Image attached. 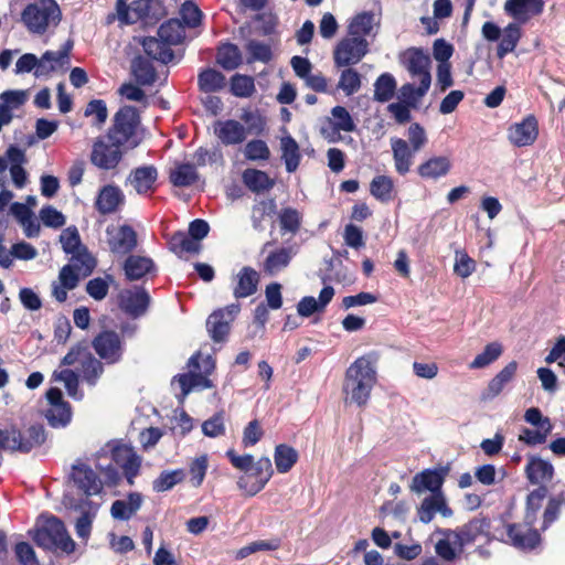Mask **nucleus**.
I'll return each mask as SVG.
<instances>
[{
	"mask_svg": "<svg viewBox=\"0 0 565 565\" xmlns=\"http://www.w3.org/2000/svg\"><path fill=\"white\" fill-rule=\"evenodd\" d=\"M124 271L128 280H139L148 274L154 273L156 265L150 257L129 255L124 263Z\"/></svg>",
	"mask_w": 565,
	"mask_h": 565,
	"instance_id": "28",
	"label": "nucleus"
},
{
	"mask_svg": "<svg viewBox=\"0 0 565 565\" xmlns=\"http://www.w3.org/2000/svg\"><path fill=\"white\" fill-rule=\"evenodd\" d=\"M369 52L366 39L347 36L339 41L333 50V62L335 67L352 66L362 61Z\"/></svg>",
	"mask_w": 565,
	"mask_h": 565,
	"instance_id": "11",
	"label": "nucleus"
},
{
	"mask_svg": "<svg viewBox=\"0 0 565 565\" xmlns=\"http://www.w3.org/2000/svg\"><path fill=\"white\" fill-rule=\"evenodd\" d=\"M331 116L329 122L335 131L352 132L355 130L356 125L345 107H333L331 109Z\"/></svg>",
	"mask_w": 565,
	"mask_h": 565,
	"instance_id": "51",
	"label": "nucleus"
},
{
	"mask_svg": "<svg viewBox=\"0 0 565 565\" xmlns=\"http://www.w3.org/2000/svg\"><path fill=\"white\" fill-rule=\"evenodd\" d=\"M244 184L255 193L270 190L275 182L269 175L257 169H246L242 175Z\"/></svg>",
	"mask_w": 565,
	"mask_h": 565,
	"instance_id": "40",
	"label": "nucleus"
},
{
	"mask_svg": "<svg viewBox=\"0 0 565 565\" xmlns=\"http://www.w3.org/2000/svg\"><path fill=\"white\" fill-rule=\"evenodd\" d=\"M249 471H252V475L249 477H241L237 484L239 489L252 497L265 488L274 470L270 459L268 457H262L256 462L253 461Z\"/></svg>",
	"mask_w": 565,
	"mask_h": 565,
	"instance_id": "12",
	"label": "nucleus"
},
{
	"mask_svg": "<svg viewBox=\"0 0 565 565\" xmlns=\"http://www.w3.org/2000/svg\"><path fill=\"white\" fill-rule=\"evenodd\" d=\"M394 182L391 177L377 175L370 184L371 194L381 202H388L393 199Z\"/></svg>",
	"mask_w": 565,
	"mask_h": 565,
	"instance_id": "50",
	"label": "nucleus"
},
{
	"mask_svg": "<svg viewBox=\"0 0 565 565\" xmlns=\"http://www.w3.org/2000/svg\"><path fill=\"white\" fill-rule=\"evenodd\" d=\"M125 202V194L119 186L107 184L103 186L95 201L96 210L103 214L115 213Z\"/></svg>",
	"mask_w": 565,
	"mask_h": 565,
	"instance_id": "23",
	"label": "nucleus"
},
{
	"mask_svg": "<svg viewBox=\"0 0 565 565\" xmlns=\"http://www.w3.org/2000/svg\"><path fill=\"white\" fill-rule=\"evenodd\" d=\"M255 92L254 78L247 75L235 74L231 78V93L236 97H250Z\"/></svg>",
	"mask_w": 565,
	"mask_h": 565,
	"instance_id": "62",
	"label": "nucleus"
},
{
	"mask_svg": "<svg viewBox=\"0 0 565 565\" xmlns=\"http://www.w3.org/2000/svg\"><path fill=\"white\" fill-rule=\"evenodd\" d=\"M60 242L63 250L71 255L85 247L81 242L78 230L75 226H70L63 230L60 235Z\"/></svg>",
	"mask_w": 565,
	"mask_h": 565,
	"instance_id": "63",
	"label": "nucleus"
},
{
	"mask_svg": "<svg viewBox=\"0 0 565 565\" xmlns=\"http://www.w3.org/2000/svg\"><path fill=\"white\" fill-rule=\"evenodd\" d=\"M448 472V467L425 469L413 477L411 490L415 493H423L425 491H429L430 494L444 493L441 487Z\"/></svg>",
	"mask_w": 565,
	"mask_h": 565,
	"instance_id": "16",
	"label": "nucleus"
},
{
	"mask_svg": "<svg viewBox=\"0 0 565 565\" xmlns=\"http://www.w3.org/2000/svg\"><path fill=\"white\" fill-rule=\"evenodd\" d=\"M198 178L194 166L190 163L180 164L170 173V181L175 186H190Z\"/></svg>",
	"mask_w": 565,
	"mask_h": 565,
	"instance_id": "54",
	"label": "nucleus"
},
{
	"mask_svg": "<svg viewBox=\"0 0 565 565\" xmlns=\"http://www.w3.org/2000/svg\"><path fill=\"white\" fill-rule=\"evenodd\" d=\"M122 147L125 145L110 140L108 135L98 137L92 147L90 162L98 169L113 170L122 159Z\"/></svg>",
	"mask_w": 565,
	"mask_h": 565,
	"instance_id": "10",
	"label": "nucleus"
},
{
	"mask_svg": "<svg viewBox=\"0 0 565 565\" xmlns=\"http://www.w3.org/2000/svg\"><path fill=\"white\" fill-rule=\"evenodd\" d=\"M185 478L183 469L164 470L152 482V489L156 492H166L174 486L182 482Z\"/></svg>",
	"mask_w": 565,
	"mask_h": 565,
	"instance_id": "49",
	"label": "nucleus"
},
{
	"mask_svg": "<svg viewBox=\"0 0 565 565\" xmlns=\"http://www.w3.org/2000/svg\"><path fill=\"white\" fill-rule=\"evenodd\" d=\"M539 136V122L534 115H527L520 122L508 128V139L515 147H527L535 142Z\"/></svg>",
	"mask_w": 565,
	"mask_h": 565,
	"instance_id": "17",
	"label": "nucleus"
},
{
	"mask_svg": "<svg viewBox=\"0 0 565 565\" xmlns=\"http://www.w3.org/2000/svg\"><path fill=\"white\" fill-rule=\"evenodd\" d=\"M18 443L31 444L30 451L34 448L40 447L46 439L45 429L40 424L30 425L26 429H20V437L17 438Z\"/></svg>",
	"mask_w": 565,
	"mask_h": 565,
	"instance_id": "60",
	"label": "nucleus"
},
{
	"mask_svg": "<svg viewBox=\"0 0 565 565\" xmlns=\"http://www.w3.org/2000/svg\"><path fill=\"white\" fill-rule=\"evenodd\" d=\"M376 383V370L370 356L356 359L347 370L343 390L352 403L365 405Z\"/></svg>",
	"mask_w": 565,
	"mask_h": 565,
	"instance_id": "2",
	"label": "nucleus"
},
{
	"mask_svg": "<svg viewBox=\"0 0 565 565\" xmlns=\"http://www.w3.org/2000/svg\"><path fill=\"white\" fill-rule=\"evenodd\" d=\"M399 63L413 79H418L419 96H425L431 84L430 57L422 49L409 47L399 54Z\"/></svg>",
	"mask_w": 565,
	"mask_h": 565,
	"instance_id": "8",
	"label": "nucleus"
},
{
	"mask_svg": "<svg viewBox=\"0 0 565 565\" xmlns=\"http://www.w3.org/2000/svg\"><path fill=\"white\" fill-rule=\"evenodd\" d=\"M142 495L139 492H131L127 500H116L110 508V514L116 520H129L141 507Z\"/></svg>",
	"mask_w": 565,
	"mask_h": 565,
	"instance_id": "31",
	"label": "nucleus"
},
{
	"mask_svg": "<svg viewBox=\"0 0 565 565\" xmlns=\"http://www.w3.org/2000/svg\"><path fill=\"white\" fill-rule=\"evenodd\" d=\"M544 495V490L542 489L532 491L527 495L524 522L508 524V539L514 547L522 551H532L540 544L541 535L532 526L536 520V513L541 508Z\"/></svg>",
	"mask_w": 565,
	"mask_h": 565,
	"instance_id": "1",
	"label": "nucleus"
},
{
	"mask_svg": "<svg viewBox=\"0 0 565 565\" xmlns=\"http://www.w3.org/2000/svg\"><path fill=\"white\" fill-rule=\"evenodd\" d=\"M518 370V363L511 361L508 363L488 384L487 391L483 394L484 399H491L498 396L505 385L512 381Z\"/></svg>",
	"mask_w": 565,
	"mask_h": 565,
	"instance_id": "33",
	"label": "nucleus"
},
{
	"mask_svg": "<svg viewBox=\"0 0 565 565\" xmlns=\"http://www.w3.org/2000/svg\"><path fill=\"white\" fill-rule=\"evenodd\" d=\"M522 31L516 22L509 23L501 32L500 42L497 47V56L503 58L507 54L513 52L521 39Z\"/></svg>",
	"mask_w": 565,
	"mask_h": 565,
	"instance_id": "38",
	"label": "nucleus"
},
{
	"mask_svg": "<svg viewBox=\"0 0 565 565\" xmlns=\"http://www.w3.org/2000/svg\"><path fill=\"white\" fill-rule=\"evenodd\" d=\"M236 286L233 289L236 299L246 298L256 292L259 275L254 268L243 267L236 275Z\"/></svg>",
	"mask_w": 565,
	"mask_h": 565,
	"instance_id": "30",
	"label": "nucleus"
},
{
	"mask_svg": "<svg viewBox=\"0 0 565 565\" xmlns=\"http://www.w3.org/2000/svg\"><path fill=\"white\" fill-rule=\"evenodd\" d=\"M276 469L280 473L288 472L298 460V452L295 448L280 444L276 446L274 454Z\"/></svg>",
	"mask_w": 565,
	"mask_h": 565,
	"instance_id": "47",
	"label": "nucleus"
},
{
	"mask_svg": "<svg viewBox=\"0 0 565 565\" xmlns=\"http://www.w3.org/2000/svg\"><path fill=\"white\" fill-rule=\"evenodd\" d=\"M451 169V162L448 157H433L427 161L423 162L417 171L418 174L424 179L436 180L448 174Z\"/></svg>",
	"mask_w": 565,
	"mask_h": 565,
	"instance_id": "35",
	"label": "nucleus"
},
{
	"mask_svg": "<svg viewBox=\"0 0 565 565\" xmlns=\"http://www.w3.org/2000/svg\"><path fill=\"white\" fill-rule=\"evenodd\" d=\"M25 28L33 34H43L52 23L56 25L61 20V10L54 0L28 4L21 14Z\"/></svg>",
	"mask_w": 565,
	"mask_h": 565,
	"instance_id": "7",
	"label": "nucleus"
},
{
	"mask_svg": "<svg viewBox=\"0 0 565 565\" xmlns=\"http://www.w3.org/2000/svg\"><path fill=\"white\" fill-rule=\"evenodd\" d=\"M131 73L136 82L141 86H150L157 81V72L152 62L141 55L131 61Z\"/></svg>",
	"mask_w": 565,
	"mask_h": 565,
	"instance_id": "34",
	"label": "nucleus"
},
{
	"mask_svg": "<svg viewBox=\"0 0 565 565\" xmlns=\"http://www.w3.org/2000/svg\"><path fill=\"white\" fill-rule=\"evenodd\" d=\"M173 382L178 383V385L181 388V395L180 398L183 399L191 390L199 385L203 384L204 387H211L212 383L206 377L202 376L201 374L194 373L191 371L189 374H180L177 375L173 380Z\"/></svg>",
	"mask_w": 565,
	"mask_h": 565,
	"instance_id": "55",
	"label": "nucleus"
},
{
	"mask_svg": "<svg viewBox=\"0 0 565 565\" xmlns=\"http://www.w3.org/2000/svg\"><path fill=\"white\" fill-rule=\"evenodd\" d=\"M439 534L455 535V545L462 552L466 545L472 544L481 537L490 541V520L477 516L456 530L438 529Z\"/></svg>",
	"mask_w": 565,
	"mask_h": 565,
	"instance_id": "9",
	"label": "nucleus"
},
{
	"mask_svg": "<svg viewBox=\"0 0 565 565\" xmlns=\"http://www.w3.org/2000/svg\"><path fill=\"white\" fill-rule=\"evenodd\" d=\"M72 479L87 497L102 492L103 483L95 471L86 463L77 461L72 467Z\"/></svg>",
	"mask_w": 565,
	"mask_h": 565,
	"instance_id": "20",
	"label": "nucleus"
},
{
	"mask_svg": "<svg viewBox=\"0 0 565 565\" xmlns=\"http://www.w3.org/2000/svg\"><path fill=\"white\" fill-rule=\"evenodd\" d=\"M44 416L49 425L53 428H62L70 424L72 418V412L70 404L49 407L44 412Z\"/></svg>",
	"mask_w": 565,
	"mask_h": 565,
	"instance_id": "56",
	"label": "nucleus"
},
{
	"mask_svg": "<svg viewBox=\"0 0 565 565\" xmlns=\"http://www.w3.org/2000/svg\"><path fill=\"white\" fill-rule=\"evenodd\" d=\"M93 348L108 364L118 363L124 353V342L115 331H103L93 340Z\"/></svg>",
	"mask_w": 565,
	"mask_h": 565,
	"instance_id": "14",
	"label": "nucleus"
},
{
	"mask_svg": "<svg viewBox=\"0 0 565 565\" xmlns=\"http://www.w3.org/2000/svg\"><path fill=\"white\" fill-rule=\"evenodd\" d=\"M396 81L391 73L381 74L374 83V100L386 103L394 96Z\"/></svg>",
	"mask_w": 565,
	"mask_h": 565,
	"instance_id": "48",
	"label": "nucleus"
},
{
	"mask_svg": "<svg viewBox=\"0 0 565 565\" xmlns=\"http://www.w3.org/2000/svg\"><path fill=\"white\" fill-rule=\"evenodd\" d=\"M158 170L154 166H142L130 172L129 181L138 194H146L154 190Z\"/></svg>",
	"mask_w": 565,
	"mask_h": 565,
	"instance_id": "27",
	"label": "nucleus"
},
{
	"mask_svg": "<svg viewBox=\"0 0 565 565\" xmlns=\"http://www.w3.org/2000/svg\"><path fill=\"white\" fill-rule=\"evenodd\" d=\"M18 437H20V428H18V426L9 425L6 427H0V450L29 454V446H31V444L18 443Z\"/></svg>",
	"mask_w": 565,
	"mask_h": 565,
	"instance_id": "37",
	"label": "nucleus"
},
{
	"mask_svg": "<svg viewBox=\"0 0 565 565\" xmlns=\"http://www.w3.org/2000/svg\"><path fill=\"white\" fill-rule=\"evenodd\" d=\"M34 543L50 552L71 554L75 551V542L70 536L64 523L56 516L45 519L35 529L29 531Z\"/></svg>",
	"mask_w": 565,
	"mask_h": 565,
	"instance_id": "4",
	"label": "nucleus"
},
{
	"mask_svg": "<svg viewBox=\"0 0 565 565\" xmlns=\"http://www.w3.org/2000/svg\"><path fill=\"white\" fill-rule=\"evenodd\" d=\"M281 159L286 164V170L295 172L300 163V151L297 141L291 136H285L280 139Z\"/></svg>",
	"mask_w": 565,
	"mask_h": 565,
	"instance_id": "42",
	"label": "nucleus"
},
{
	"mask_svg": "<svg viewBox=\"0 0 565 565\" xmlns=\"http://www.w3.org/2000/svg\"><path fill=\"white\" fill-rule=\"evenodd\" d=\"M245 49L249 55L247 58L248 63H253L256 61L268 63L273 58L270 45L262 41L249 40L246 43Z\"/></svg>",
	"mask_w": 565,
	"mask_h": 565,
	"instance_id": "59",
	"label": "nucleus"
},
{
	"mask_svg": "<svg viewBox=\"0 0 565 565\" xmlns=\"http://www.w3.org/2000/svg\"><path fill=\"white\" fill-rule=\"evenodd\" d=\"M53 377L54 380L64 383L67 394L72 398L77 401L83 398L84 394L78 388V374H76L73 370L65 369L60 372L55 371L53 373Z\"/></svg>",
	"mask_w": 565,
	"mask_h": 565,
	"instance_id": "58",
	"label": "nucleus"
},
{
	"mask_svg": "<svg viewBox=\"0 0 565 565\" xmlns=\"http://www.w3.org/2000/svg\"><path fill=\"white\" fill-rule=\"evenodd\" d=\"M296 254L297 248L294 246L270 250L263 263V271L269 276L277 275L289 266Z\"/></svg>",
	"mask_w": 565,
	"mask_h": 565,
	"instance_id": "24",
	"label": "nucleus"
},
{
	"mask_svg": "<svg viewBox=\"0 0 565 565\" xmlns=\"http://www.w3.org/2000/svg\"><path fill=\"white\" fill-rule=\"evenodd\" d=\"M139 124L140 116L137 108L129 105L122 106L114 116L113 126L107 132L108 138L129 148H135L139 145L136 136Z\"/></svg>",
	"mask_w": 565,
	"mask_h": 565,
	"instance_id": "6",
	"label": "nucleus"
},
{
	"mask_svg": "<svg viewBox=\"0 0 565 565\" xmlns=\"http://www.w3.org/2000/svg\"><path fill=\"white\" fill-rule=\"evenodd\" d=\"M526 478L532 484H540L552 480L554 468L551 462L539 457H531L525 467Z\"/></svg>",
	"mask_w": 565,
	"mask_h": 565,
	"instance_id": "32",
	"label": "nucleus"
},
{
	"mask_svg": "<svg viewBox=\"0 0 565 565\" xmlns=\"http://www.w3.org/2000/svg\"><path fill=\"white\" fill-rule=\"evenodd\" d=\"M391 147L395 170L398 174L405 175L409 172L417 151L411 148L408 142L402 138H391Z\"/></svg>",
	"mask_w": 565,
	"mask_h": 565,
	"instance_id": "25",
	"label": "nucleus"
},
{
	"mask_svg": "<svg viewBox=\"0 0 565 565\" xmlns=\"http://www.w3.org/2000/svg\"><path fill=\"white\" fill-rule=\"evenodd\" d=\"M436 513H440L444 518H450L454 514L444 493L429 494L417 507V519L422 523L431 522Z\"/></svg>",
	"mask_w": 565,
	"mask_h": 565,
	"instance_id": "19",
	"label": "nucleus"
},
{
	"mask_svg": "<svg viewBox=\"0 0 565 565\" xmlns=\"http://www.w3.org/2000/svg\"><path fill=\"white\" fill-rule=\"evenodd\" d=\"M73 45V41L67 40L58 51H46L43 53L40 57L41 64L38 71H35V76H46L58 68L67 67Z\"/></svg>",
	"mask_w": 565,
	"mask_h": 565,
	"instance_id": "18",
	"label": "nucleus"
},
{
	"mask_svg": "<svg viewBox=\"0 0 565 565\" xmlns=\"http://www.w3.org/2000/svg\"><path fill=\"white\" fill-rule=\"evenodd\" d=\"M244 157L249 161H266L270 157V150L264 140L253 139L245 145Z\"/></svg>",
	"mask_w": 565,
	"mask_h": 565,
	"instance_id": "64",
	"label": "nucleus"
},
{
	"mask_svg": "<svg viewBox=\"0 0 565 565\" xmlns=\"http://www.w3.org/2000/svg\"><path fill=\"white\" fill-rule=\"evenodd\" d=\"M150 295L143 287L124 289L118 295L120 309L132 318L143 316L150 305Z\"/></svg>",
	"mask_w": 565,
	"mask_h": 565,
	"instance_id": "15",
	"label": "nucleus"
},
{
	"mask_svg": "<svg viewBox=\"0 0 565 565\" xmlns=\"http://www.w3.org/2000/svg\"><path fill=\"white\" fill-rule=\"evenodd\" d=\"M361 75L352 67H343L338 82V89L347 96L355 94L361 88Z\"/></svg>",
	"mask_w": 565,
	"mask_h": 565,
	"instance_id": "53",
	"label": "nucleus"
},
{
	"mask_svg": "<svg viewBox=\"0 0 565 565\" xmlns=\"http://www.w3.org/2000/svg\"><path fill=\"white\" fill-rule=\"evenodd\" d=\"M145 53L152 60L160 61L164 64L173 58V51L170 45L162 39L149 36L141 42Z\"/></svg>",
	"mask_w": 565,
	"mask_h": 565,
	"instance_id": "36",
	"label": "nucleus"
},
{
	"mask_svg": "<svg viewBox=\"0 0 565 565\" xmlns=\"http://www.w3.org/2000/svg\"><path fill=\"white\" fill-rule=\"evenodd\" d=\"M276 209L277 204L274 199L256 201L250 214L253 228L257 232H263L265 230L263 221L267 216H273L276 213Z\"/></svg>",
	"mask_w": 565,
	"mask_h": 565,
	"instance_id": "43",
	"label": "nucleus"
},
{
	"mask_svg": "<svg viewBox=\"0 0 565 565\" xmlns=\"http://www.w3.org/2000/svg\"><path fill=\"white\" fill-rule=\"evenodd\" d=\"M334 296V289L332 286H326L319 294L317 300L312 296H306L300 299L297 305V312L300 317L308 318L315 312H321L329 305Z\"/></svg>",
	"mask_w": 565,
	"mask_h": 565,
	"instance_id": "26",
	"label": "nucleus"
},
{
	"mask_svg": "<svg viewBox=\"0 0 565 565\" xmlns=\"http://www.w3.org/2000/svg\"><path fill=\"white\" fill-rule=\"evenodd\" d=\"M82 380L89 386H95L104 373V364L100 360L96 359L90 352L84 354L81 359L78 369Z\"/></svg>",
	"mask_w": 565,
	"mask_h": 565,
	"instance_id": "39",
	"label": "nucleus"
},
{
	"mask_svg": "<svg viewBox=\"0 0 565 565\" xmlns=\"http://www.w3.org/2000/svg\"><path fill=\"white\" fill-rule=\"evenodd\" d=\"M374 18L375 15L371 11H363L354 15L348 25L349 35L365 39L373 31Z\"/></svg>",
	"mask_w": 565,
	"mask_h": 565,
	"instance_id": "41",
	"label": "nucleus"
},
{
	"mask_svg": "<svg viewBox=\"0 0 565 565\" xmlns=\"http://www.w3.org/2000/svg\"><path fill=\"white\" fill-rule=\"evenodd\" d=\"M544 10V0H507L505 13L513 18L518 24L526 23Z\"/></svg>",
	"mask_w": 565,
	"mask_h": 565,
	"instance_id": "21",
	"label": "nucleus"
},
{
	"mask_svg": "<svg viewBox=\"0 0 565 565\" xmlns=\"http://www.w3.org/2000/svg\"><path fill=\"white\" fill-rule=\"evenodd\" d=\"M84 116L92 118V125L102 128L108 118V109L105 100L92 99L84 110Z\"/></svg>",
	"mask_w": 565,
	"mask_h": 565,
	"instance_id": "57",
	"label": "nucleus"
},
{
	"mask_svg": "<svg viewBox=\"0 0 565 565\" xmlns=\"http://www.w3.org/2000/svg\"><path fill=\"white\" fill-rule=\"evenodd\" d=\"M216 61L224 70L233 71L241 65L242 53L237 45L226 43L218 47Z\"/></svg>",
	"mask_w": 565,
	"mask_h": 565,
	"instance_id": "46",
	"label": "nucleus"
},
{
	"mask_svg": "<svg viewBox=\"0 0 565 565\" xmlns=\"http://www.w3.org/2000/svg\"><path fill=\"white\" fill-rule=\"evenodd\" d=\"M162 15V8L156 0H135L129 7V19L131 23L138 20L150 22L157 21Z\"/></svg>",
	"mask_w": 565,
	"mask_h": 565,
	"instance_id": "29",
	"label": "nucleus"
},
{
	"mask_svg": "<svg viewBox=\"0 0 565 565\" xmlns=\"http://www.w3.org/2000/svg\"><path fill=\"white\" fill-rule=\"evenodd\" d=\"M241 307L237 303H232L225 308L213 311L206 320V329L215 342H222L226 339L231 322L239 312Z\"/></svg>",
	"mask_w": 565,
	"mask_h": 565,
	"instance_id": "13",
	"label": "nucleus"
},
{
	"mask_svg": "<svg viewBox=\"0 0 565 565\" xmlns=\"http://www.w3.org/2000/svg\"><path fill=\"white\" fill-rule=\"evenodd\" d=\"M241 119L247 124L245 127L235 119L216 120L213 124V134L225 147L243 143L248 134L262 135L266 127V120L255 111H244Z\"/></svg>",
	"mask_w": 565,
	"mask_h": 565,
	"instance_id": "3",
	"label": "nucleus"
},
{
	"mask_svg": "<svg viewBox=\"0 0 565 565\" xmlns=\"http://www.w3.org/2000/svg\"><path fill=\"white\" fill-rule=\"evenodd\" d=\"M553 424L552 423H545L544 428H537V429H530V428H523L521 430V434L519 436V440L523 441L524 444L529 446H536L544 444L547 439V436L552 433Z\"/></svg>",
	"mask_w": 565,
	"mask_h": 565,
	"instance_id": "61",
	"label": "nucleus"
},
{
	"mask_svg": "<svg viewBox=\"0 0 565 565\" xmlns=\"http://www.w3.org/2000/svg\"><path fill=\"white\" fill-rule=\"evenodd\" d=\"M122 469V472L130 486L134 484L135 478L139 475L141 467V457L135 449L121 441H109L95 455L98 459H108Z\"/></svg>",
	"mask_w": 565,
	"mask_h": 565,
	"instance_id": "5",
	"label": "nucleus"
},
{
	"mask_svg": "<svg viewBox=\"0 0 565 565\" xmlns=\"http://www.w3.org/2000/svg\"><path fill=\"white\" fill-rule=\"evenodd\" d=\"M198 85L204 93H214L225 87L226 78L214 68H205L198 76Z\"/></svg>",
	"mask_w": 565,
	"mask_h": 565,
	"instance_id": "44",
	"label": "nucleus"
},
{
	"mask_svg": "<svg viewBox=\"0 0 565 565\" xmlns=\"http://www.w3.org/2000/svg\"><path fill=\"white\" fill-rule=\"evenodd\" d=\"M170 249L177 254L181 255L182 253H199L200 243L194 242L190 238L188 233L184 232H175L169 239Z\"/></svg>",
	"mask_w": 565,
	"mask_h": 565,
	"instance_id": "52",
	"label": "nucleus"
},
{
	"mask_svg": "<svg viewBox=\"0 0 565 565\" xmlns=\"http://www.w3.org/2000/svg\"><path fill=\"white\" fill-rule=\"evenodd\" d=\"M158 36L170 46L182 42L185 36V29L179 19H170L162 23L158 30Z\"/></svg>",
	"mask_w": 565,
	"mask_h": 565,
	"instance_id": "45",
	"label": "nucleus"
},
{
	"mask_svg": "<svg viewBox=\"0 0 565 565\" xmlns=\"http://www.w3.org/2000/svg\"><path fill=\"white\" fill-rule=\"evenodd\" d=\"M108 234L109 249L116 255H127L137 246V233L130 225H121L115 232H108Z\"/></svg>",
	"mask_w": 565,
	"mask_h": 565,
	"instance_id": "22",
	"label": "nucleus"
}]
</instances>
